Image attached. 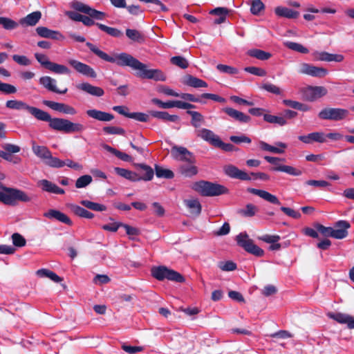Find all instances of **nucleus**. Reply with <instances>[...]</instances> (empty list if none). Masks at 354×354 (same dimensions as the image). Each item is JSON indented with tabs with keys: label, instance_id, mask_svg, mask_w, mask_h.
Listing matches in <instances>:
<instances>
[{
	"label": "nucleus",
	"instance_id": "nucleus-1",
	"mask_svg": "<svg viewBox=\"0 0 354 354\" xmlns=\"http://www.w3.org/2000/svg\"><path fill=\"white\" fill-rule=\"evenodd\" d=\"M86 46L100 59L111 63H115L121 67H129L137 71V75L141 78L153 80L155 81L165 82L167 80L165 74L160 69H149L145 64L127 53L116 54L111 57L99 49L91 42L86 43Z\"/></svg>",
	"mask_w": 354,
	"mask_h": 354
},
{
	"label": "nucleus",
	"instance_id": "nucleus-2",
	"mask_svg": "<svg viewBox=\"0 0 354 354\" xmlns=\"http://www.w3.org/2000/svg\"><path fill=\"white\" fill-rule=\"evenodd\" d=\"M44 122H48V126L51 129L65 133H80L86 129V127L81 123H75L64 118H52L48 112Z\"/></svg>",
	"mask_w": 354,
	"mask_h": 354
},
{
	"label": "nucleus",
	"instance_id": "nucleus-3",
	"mask_svg": "<svg viewBox=\"0 0 354 354\" xmlns=\"http://www.w3.org/2000/svg\"><path fill=\"white\" fill-rule=\"evenodd\" d=\"M315 228L324 236L336 239H343L348 235V230L351 227L349 222L344 220L338 221L335 223V228L325 227L320 223H315Z\"/></svg>",
	"mask_w": 354,
	"mask_h": 354
},
{
	"label": "nucleus",
	"instance_id": "nucleus-4",
	"mask_svg": "<svg viewBox=\"0 0 354 354\" xmlns=\"http://www.w3.org/2000/svg\"><path fill=\"white\" fill-rule=\"evenodd\" d=\"M193 188L203 196H216L229 193V189L224 185L205 180L195 183Z\"/></svg>",
	"mask_w": 354,
	"mask_h": 354
},
{
	"label": "nucleus",
	"instance_id": "nucleus-5",
	"mask_svg": "<svg viewBox=\"0 0 354 354\" xmlns=\"http://www.w3.org/2000/svg\"><path fill=\"white\" fill-rule=\"evenodd\" d=\"M17 201L29 202L31 198L22 190L7 187L3 185L0 189V201L6 205H13Z\"/></svg>",
	"mask_w": 354,
	"mask_h": 354
},
{
	"label": "nucleus",
	"instance_id": "nucleus-6",
	"mask_svg": "<svg viewBox=\"0 0 354 354\" xmlns=\"http://www.w3.org/2000/svg\"><path fill=\"white\" fill-rule=\"evenodd\" d=\"M151 274L153 277L158 281L167 279L177 283H183L185 281V277L180 273L174 270L169 269L165 266L152 268Z\"/></svg>",
	"mask_w": 354,
	"mask_h": 354
},
{
	"label": "nucleus",
	"instance_id": "nucleus-7",
	"mask_svg": "<svg viewBox=\"0 0 354 354\" xmlns=\"http://www.w3.org/2000/svg\"><path fill=\"white\" fill-rule=\"evenodd\" d=\"M6 106L7 108L14 110H26L32 116H34L37 120L43 121L44 120L45 116L46 115V111H43L40 109H38L35 106H32L26 104V102L17 100H8L6 103Z\"/></svg>",
	"mask_w": 354,
	"mask_h": 354
},
{
	"label": "nucleus",
	"instance_id": "nucleus-8",
	"mask_svg": "<svg viewBox=\"0 0 354 354\" xmlns=\"http://www.w3.org/2000/svg\"><path fill=\"white\" fill-rule=\"evenodd\" d=\"M236 241L239 246L243 248L250 254L258 257H261L264 255L263 250L255 245L253 240L250 239L245 232L239 234L236 236Z\"/></svg>",
	"mask_w": 354,
	"mask_h": 354
},
{
	"label": "nucleus",
	"instance_id": "nucleus-9",
	"mask_svg": "<svg viewBox=\"0 0 354 354\" xmlns=\"http://www.w3.org/2000/svg\"><path fill=\"white\" fill-rule=\"evenodd\" d=\"M348 113L347 109L326 107L319 112L318 117L321 120L339 121L345 119Z\"/></svg>",
	"mask_w": 354,
	"mask_h": 354
},
{
	"label": "nucleus",
	"instance_id": "nucleus-10",
	"mask_svg": "<svg viewBox=\"0 0 354 354\" xmlns=\"http://www.w3.org/2000/svg\"><path fill=\"white\" fill-rule=\"evenodd\" d=\"M326 94L327 89L322 86H308L302 90L303 98L308 102H314Z\"/></svg>",
	"mask_w": 354,
	"mask_h": 354
},
{
	"label": "nucleus",
	"instance_id": "nucleus-11",
	"mask_svg": "<svg viewBox=\"0 0 354 354\" xmlns=\"http://www.w3.org/2000/svg\"><path fill=\"white\" fill-rule=\"evenodd\" d=\"M298 73L321 78L325 77L328 73V71L323 67L315 66L308 63H302L299 66Z\"/></svg>",
	"mask_w": 354,
	"mask_h": 354
},
{
	"label": "nucleus",
	"instance_id": "nucleus-12",
	"mask_svg": "<svg viewBox=\"0 0 354 354\" xmlns=\"http://www.w3.org/2000/svg\"><path fill=\"white\" fill-rule=\"evenodd\" d=\"M173 158L177 160L194 164L196 159L193 153L184 147L174 146L171 151Z\"/></svg>",
	"mask_w": 354,
	"mask_h": 354
},
{
	"label": "nucleus",
	"instance_id": "nucleus-13",
	"mask_svg": "<svg viewBox=\"0 0 354 354\" xmlns=\"http://www.w3.org/2000/svg\"><path fill=\"white\" fill-rule=\"evenodd\" d=\"M32 150L35 155L41 159L46 165L50 167H53V160L56 159V157L52 156L51 151L47 147L36 145L33 142Z\"/></svg>",
	"mask_w": 354,
	"mask_h": 354
},
{
	"label": "nucleus",
	"instance_id": "nucleus-14",
	"mask_svg": "<svg viewBox=\"0 0 354 354\" xmlns=\"http://www.w3.org/2000/svg\"><path fill=\"white\" fill-rule=\"evenodd\" d=\"M68 63L77 72L81 73L82 75L91 77V78H96L97 73L95 70L91 67L89 65H87L84 63H82L76 59H68Z\"/></svg>",
	"mask_w": 354,
	"mask_h": 354
},
{
	"label": "nucleus",
	"instance_id": "nucleus-15",
	"mask_svg": "<svg viewBox=\"0 0 354 354\" xmlns=\"http://www.w3.org/2000/svg\"><path fill=\"white\" fill-rule=\"evenodd\" d=\"M224 172L232 178L241 180H250L252 179L250 174L232 165L225 166L224 167Z\"/></svg>",
	"mask_w": 354,
	"mask_h": 354
},
{
	"label": "nucleus",
	"instance_id": "nucleus-16",
	"mask_svg": "<svg viewBox=\"0 0 354 354\" xmlns=\"http://www.w3.org/2000/svg\"><path fill=\"white\" fill-rule=\"evenodd\" d=\"M43 104L54 111L65 114L75 115L77 113L75 108L64 103H59L50 100H44Z\"/></svg>",
	"mask_w": 354,
	"mask_h": 354
},
{
	"label": "nucleus",
	"instance_id": "nucleus-17",
	"mask_svg": "<svg viewBox=\"0 0 354 354\" xmlns=\"http://www.w3.org/2000/svg\"><path fill=\"white\" fill-rule=\"evenodd\" d=\"M44 216L50 220L59 221L70 226L73 225V221L71 218L66 214L57 209H50L44 214Z\"/></svg>",
	"mask_w": 354,
	"mask_h": 354
},
{
	"label": "nucleus",
	"instance_id": "nucleus-18",
	"mask_svg": "<svg viewBox=\"0 0 354 354\" xmlns=\"http://www.w3.org/2000/svg\"><path fill=\"white\" fill-rule=\"evenodd\" d=\"M195 133L198 137L201 138L202 140L209 143L214 147L216 146L219 139L218 136L215 134L212 130L206 128L196 129Z\"/></svg>",
	"mask_w": 354,
	"mask_h": 354
},
{
	"label": "nucleus",
	"instance_id": "nucleus-19",
	"mask_svg": "<svg viewBox=\"0 0 354 354\" xmlns=\"http://www.w3.org/2000/svg\"><path fill=\"white\" fill-rule=\"evenodd\" d=\"M314 59L322 62H341L344 60V56L341 54H332L326 51H315L313 54Z\"/></svg>",
	"mask_w": 354,
	"mask_h": 354
},
{
	"label": "nucleus",
	"instance_id": "nucleus-20",
	"mask_svg": "<svg viewBox=\"0 0 354 354\" xmlns=\"http://www.w3.org/2000/svg\"><path fill=\"white\" fill-rule=\"evenodd\" d=\"M39 82L44 88L55 93L65 94L68 91L67 88H65L64 90L57 88L56 86V80L49 76L41 77Z\"/></svg>",
	"mask_w": 354,
	"mask_h": 354
},
{
	"label": "nucleus",
	"instance_id": "nucleus-21",
	"mask_svg": "<svg viewBox=\"0 0 354 354\" xmlns=\"http://www.w3.org/2000/svg\"><path fill=\"white\" fill-rule=\"evenodd\" d=\"M222 111L239 122L248 123L251 121V118L249 115L233 108L225 107L222 109Z\"/></svg>",
	"mask_w": 354,
	"mask_h": 354
},
{
	"label": "nucleus",
	"instance_id": "nucleus-22",
	"mask_svg": "<svg viewBox=\"0 0 354 354\" xmlns=\"http://www.w3.org/2000/svg\"><path fill=\"white\" fill-rule=\"evenodd\" d=\"M248 192L257 195L265 201L274 205H280L281 203L278 198L267 191L249 187L247 189Z\"/></svg>",
	"mask_w": 354,
	"mask_h": 354
},
{
	"label": "nucleus",
	"instance_id": "nucleus-23",
	"mask_svg": "<svg viewBox=\"0 0 354 354\" xmlns=\"http://www.w3.org/2000/svg\"><path fill=\"white\" fill-rule=\"evenodd\" d=\"M77 88L80 91L95 97H101L104 94V91L101 87L93 86L88 82L79 84L77 85Z\"/></svg>",
	"mask_w": 354,
	"mask_h": 354
},
{
	"label": "nucleus",
	"instance_id": "nucleus-24",
	"mask_svg": "<svg viewBox=\"0 0 354 354\" xmlns=\"http://www.w3.org/2000/svg\"><path fill=\"white\" fill-rule=\"evenodd\" d=\"M276 145L279 147L271 146L263 140H260L259 142V148L262 151H269L277 154L283 153L285 149L287 147V145L281 142H278L276 143Z\"/></svg>",
	"mask_w": 354,
	"mask_h": 354
},
{
	"label": "nucleus",
	"instance_id": "nucleus-25",
	"mask_svg": "<svg viewBox=\"0 0 354 354\" xmlns=\"http://www.w3.org/2000/svg\"><path fill=\"white\" fill-rule=\"evenodd\" d=\"M86 113L88 117L101 122H109L114 118L113 114L97 109L87 110Z\"/></svg>",
	"mask_w": 354,
	"mask_h": 354
},
{
	"label": "nucleus",
	"instance_id": "nucleus-26",
	"mask_svg": "<svg viewBox=\"0 0 354 354\" xmlns=\"http://www.w3.org/2000/svg\"><path fill=\"white\" fill-rule=\"evenodd\" d=\"M36 32L39 36L44 38L55 40H59L63 38V36L59 31L53 30L44 26H38L36 28Z\"/></svg>",
	"mask_w": 354,
	"mask_h": 354
},
{
	"label": "nucleus",
	"instance_id": "nucleus-27",
	"mask_svg": "<svg viewBox=\"0 0 354 354\" xmlns=\"http://www.w3.org/2000/svg\"><path fill=\"white\" fill-rule=\"evenodd\" d=\"M39 186L41 187V189L44 192L53 193L57 194H64V190L60 187H59L55 184L52 182L43 179L38 182Z\"/></svg>",
	"mask_w": 354,
	"mask_h": 354
},
{
	"label": "nucleus",
	"instance_id": "nucleus-28",
	"mask_svg": "<svg viewBox=\"0 0 354 354\" xmlns=\"http://www.w3.org/2000/svg\"><path fill=\"white\" fill-rule=\"evenodd\" d=\"M149 114L157 119L161 120L163 122H178L180 118L177 115H170L167 111H150Z\"/></svg>",
	"mask_w": 354,
	"mask_h": 354
},
{
	"label": "nucleus",
	"instance_id": "nucleus-29",
	"mask_svg": "<svg viewBox=\"0 0 354 354\" xmlns=\"http://www.w3.org/2000/svg\"><path fill=\"white\" fill-rule=\"evenodd\" d=\"M182 82L187 86L193 87V88H201V87H207V84L201 80L191 75H186L183 77Z\"/></svg>",
	"mask_w": 354,
	"mask_h": 354
},
{
	"label": "nucleus",
	"instance_id": "nucleus-30",
	"mask_svg": "<svg viewBox=\"0 0 354 354\" xmlns=\"http://www.w3.org/2000/svg\"><path fill=\"white\" fill-rule=\"evenodd\" d=\"M274 13L280 17L287 19H297L299 16V12L286 7L277 6L274 9Z\"/></svg>",
	"mask_w": 354,
	"mask_h": 354
},
{
	"label": "nucleus",
	"instance_id": "nucleus-31",
	"mask_svg": "<svg viewBox=\"0 0 354 354\" xmlns=\"http://www.w3.org/2000/svg\"><path fill=\"white\" fill-rule=\"evenodd\" d=\"M41 17V12L40 11H35L21 19L20 24L23 26H33L38 23Z\"/></svg>",
	"mask_w": 354,
	"mask_h": 354
},
{
	"label": "nucleus",
	"instance_id": "nucleus-32",
	"mask_svg": "<svg viewBox=\"0 0 354 354\" xmlns=\"http://www.w3.org/2000/svg\"><path fill=\"white\" fill-rule=\"evenodd\" d=\"M65 165L76 171H80L83 168L82 165L79 164L78 162H75L71 159L61 160L58 158H56V159L53 160V168H61Z\"/></svg>",
	"mask_w": 354,
	"mask_h": 354
},
{
	"label": "nucleus",
	"instance_id": "nucleus-33",
	"mask_svg": "<svg viewBox=\"0 0 354 354\" xmlns=\"http://www.w3.org/2000/svg\"><path fill=\"white\" fill-rule=\"evenodd\" d=\"M187 113L192 117L191 124L196 129H200V127L201 126V124L205 122L203 115L198 111L191 110L187 111Z\"/></svg>",
	"mask_w": 354,
	"mask_h": 354
},
{
	"label": "nucleus",
	"instance_id": "nucleus-34",
	"mask_svg": "<svg viewBox=\"0 0 354 354\" xmlns=\"http://www.w3.org/2000/svg\"><path fill=\"white\" fill-rule=\"evenodd\" d=\"M70 207L73 214L79 217L92 219L95 216L93 213L79 205L72 204Z\"/></svg>",
	"mask_w": 354,
	"mask_h": 354
},
{
	"label": "nucleus",
	"instance_id": "nucleus-35",
	"mask_svg": "<svg viewBox=\"0 0 354 354\" xmlns=\"http://www.w3.org/2000/svg\"><path fill=\"white\" fill-rule=\"evenodd\" d=\"M135 167L138 169H142L144 171V174L142 176H139L140 180H151L154 175L153 169L143 163L134 164Z\"/></svg>",
	"mask_w": 354,
	"mask_h": 354
},
{
	"label": "nucleus",
	"instance_id": "nucleus-36",
	"mask_svg": "<svg viewBox=\"0 0 354 354\" xmlns=\"http://www.w3.org/2000/svg\"><path fill=\"white\" fill-rule=\"evenodd\" d=\"M114 170L118 175H119L127 180L134 181V182L140 180L139 175L138 174H136V172L131 171L126 169L120 168V167H115Z\"/></svg>",
	"mask_w": 354,
	"mask_h": 354
},
{
	"label": "nucleus",
	"instance_id": "nucleus-37",
	"mask_svg": "<svg viewBox=\"0 0 354 354\" xmlns=\"http://www.w3.org/2000/svg\"><path fill=\"white\" fill-rule=\"evenodd\" d=\"M179 173L185 177H192L198 173V169L194 164H182L178 168Z\"/></svg>",
	"mask_w": 354,
	"mask_h": 354
},
{
	"label": "nucleus",
	"instance_id": "nucleus-38",
	"mask_svg": "<svg viewBox=\"0 0 354 354\" xmlns=\"http://www.w3.org/2000/svg\"><path fill=\"white\" fill-rule=\"evenodd\" d=\"M186 206L189 209L190 213L197 216L201 213L202 207L197 199H190L185 201Z\"/></svg>",
	"mask_w": 354,
	"mask_h": 354
},
{
	"label": "nucleus",
	"instance_id": "nucleus-39",
	"mask_svg": "<svg viewBox=\"0 0 354 354\" xmlns=\"http://www.w3.org/2000/svg\"><path fill=\"white\" fill-rule=\"evenodd\" d=\"M271 170L285 172L294 176H299L302 174V171L300 169L289 165H278L272 167Z\"/></svg>",
	"mask_w": 354,
	"mask_h": 354
},
{
	"label": "nucleus",
	"instance_id": "nucleus-40",
	"mask_svg": "<svg viewBox=\"0 0 354 354\" xmlns=\"http://www.w3.org/2000/svg\"><path fill=\"white\" fill-rule=\"evenodd\" d=\"M126 35L129 39L139 44L144 43L145 41V35L136 29L127 28L126 30Z\"/></svg>",
	"mask_w": 354,
	"mask_h": 354
},
{
	"label": "nucleus",
	"instance_id": "nucleus-41",
	"mask_svg": "<svg viewBox=\"0 0 354 354\" xmlns=\"http://www.w3.org/2000/svg\"><path fill=\"white\" fill-rule=\"evenodd\" d=\"M37 274L41 277H48L56 283H59L63 281V279L59 277L55 272L48 269L43 268L38 270Z\"/></svg>",
	"mask_w": 354,
	"mask_h": 354
},
{
	"label": "nucleus",
	"instance_id": "nucleus-42",
	"mask_svg": "<svg viewBox=\"0 0 354 354\" xmlns=\"http://www.w3.org/2000/svg\"><path fill=\"white\" fill-rule=\"evenodd\" d=\"M80 204L86 208L95 212H103L106 210V207L104 205L88 200H82L80 201Z\"/></svg>",
	"mask_w": 354,
	"mask_h": 354
},
{
	"label": "nucleus",
	"instance_id": "nucleus-43",
	"mask_svg": "<svg viewBox=\"0 0 354 354\" xmlns=\"http://www.w3.org/2000/svg\"><path fill=\"white\" fill-rule=\"evenodd\" d=\"M248 55L262 61L268 60L272 56L270 53L257 48L248 50Z\"/></svg>",
	"mask_w": 354,
	"mask_h": 354
},
{
	"label": "nucleus",
	"instance_id": "nucleus-44",
	"mask_svg": "<svg viewBox=\"0 0 354 354\" xmlns=\"http://www.w3.org/2000/svg\"><path fill=\"white\" fill-rule=\"evenodd\" d=\"M96 26L102 31L114 37H120L123 35L121 30L118 28L109 27L104 24L97 23Z\"/></svg>",
	"mask_w": 354,
	"mask_h": 354
},
{
	"label": "nucleus",
	"instance_id": "nucleus-45",
	"mask_svg": "<svg viewBox=\"0 0 354 354\" xmlns=\"http://www.w3.org/2000/svg\"><path fill=\"white\" fill-rule=\"evenodd\" d=\"M156 175L158 178L172 179L174 177V172L168 169H165L158 165H155Z\"/></svg>",
	"mask_w": 354,
	"mask_h": 354
},
{
	"label": "nucleus",
	"instance_id": "nucleus-46",
	"mask_svg": "<svg viewBox=\"0 0 354 354\" xmlns=\"http://www.w3.org/2000/svg\"><path fill=\"white\" fill-rule=\"evenodd\" d=\"M48 70L56 74H66L68 75L71 73V71L68 67L64 65L59 64L57 63L52 62L50 63Z\"/></svg>",
	"mask_w": 354,
	"mask_h": 354
},
{
	"label": "nucleus",
	"instance_id": "nucleus-47",
	"mask_svg": "<svg viewBox=\"0 0 354 354\" xmlns=\"http://www.w3.org/2000/svg\"><path fill=\"white\" fill-rule=\"evenodd\" d=\"M263 120L271 124H277L279 126H284L287 124L286 118L283 116H276L270 114H264Z\"/></svg>",
	"mask_w": 354,
	"mask_h": 354
},
{
	"label": "nucleus",
	"instance_id": "nucleus-48",
	"mask_svg": "<svg viewBox=\"0 0 354 354\" xmlns=\"http://www.w3.org/2000/svg\"><path fill=\"white\" fill-rule=\"evenodd\" d=\"M328 316L339 324H346L347 325L348 324L349 319H351V315L342 313H329Z\"/></svg>",
	"mask_w": 354,
	"mask_h": 354
},
{
	"label": "nucleus",
	"instance_id": "nucleus-49",
	"mask_svg": "<svg viewBox=\"0 0 354 354\" xmlns=\"http://www.w3.org/2000/svg\"><path fill=\"white\" fill-rule=\"evenodd\" d=\"M258 208L253 204L249 203L245 205V207L239 210V214L245 217L254 216L257 212Z\"/></svg>",
	"mask_w": 354,
	"mask_h": 354
},
{
	"label": "nucleus",
	"instance_id": "nucleus-50",
	"mask_svg": "<svg viewBox=\"0 0 354 354\" xmlns=\"http://www.w3.org/2000/svg\"><path fill=\"white\" fill-rule=\"evenodd\" d=\"M284 45L286 47H287L288 48H289L290 50H292L294 51L299 52V53H301L303 54H307L309 52V50L307 48H306L305 46H304L303 45H301L299 43H296V42H293V41H286L284 43Z\"/></svg>",
	"mask_w": 354,
	"mask_h": 354
},
{
	"label": "nucleus",
	"instance_id": "nucleus-51",
	"mask_svg": "<svg viewBox=\"0 0 354 354\" xmlns=\"http://www.w3.org/2000/svg\"><path fill=\"white\" fill-rule=\"evenodd\" d=\"M0 25L6 30H11L18 27V24L10 18L0 17Z\"/></svg>",
	"mask_w": 354,
	"mask_h": 354
},
{
	"label": "nucleus",
	"instance_id": "nucleus-52",
	"mask_svg": "<svg viewBox=\"0 0 354 354\" xmlns=\"http://www.w3.org/2000/svg\"><path fill=\"white\" fill-rule=\"evenodd\" d=\"M151 102L162 109H170L177 107L178 100H172L164 102L158 98H153Z\"/></svg>",
	"mask_w": 354,
	"mask_h": 354
},
{
	"label": "nucleus",
	"instance_id": "nucleus-53",
	"mask_svg": "<svg viewBox=\"0 0 354 354\" xmlns=\"http://www.w3.org/2000/svg\"><path fill=\"white\" fill-rule=\"evenodd\" d=\"M170 62L182 69H185L189 66L188 61L182 56H174L170 59Z\"/></svg>",
	"mask_w": 354,
	"mask_h": 354
},
{
	"label": "nucleus",
	"instance_id": "nucleus-54",
	"mask_svg": "<svg viewBox=\"0 0 354 354\" xmlns=\"http://www.w3.org/2000/svg\"><path fill=\"white\" fill-rule=\"evenodd\" d=\"M104 133L111 135H124L125 130L121 127L115 126H107L102 128Z\"/></svg>",
	"mask_w": 354,
	"mask_h": 354
},
{
	"label": "nucleus",
	"instance_id": "nucleus-55",
	"mask_svg": "<svg viewBox=\"0 0 354 354\" xmlns=\"http://www.w3.org/2000/svg\"><path fill=\"white\" fill-rule=\"evenodd\" d=\"M265 8L263 3L261 0H252L250 11L254 15H258Z\"/></svg>",
	"mask_w": 354,
	"mask_h": 354
},
{
	"label": "nucleus",
	"instance_id": "nucleus-56",
	"mask_svg": "<svg viewBox=\"0 0 354 354\" xmlns=\"http://www.w3.org/2000/svg\"><path fill=\"white\" fill-rule=\"evenodd\" d=\"M92 182V177L90 175H84L78 178L75 182L77 188H83L86 187Z\"/></svg>",
	"mask_w": 354,
	"mask_h": 354
},
{
	"label": "nucleus",
	"instance_id": "nucleus-57",
	"mask_svg": "<svg viewBox=\"0 0 354 354\" xmlns=\"http://www.w3.org/2000/svg\"><path fill=\"white\" fill-rule=\"evenodd\" d=\"M216 68L221 73L230 75H235L239 73V70L236 68L221 64H218Z\"/></svg>",
	"mask_w": 354,
	"mask_h": 354
},
{
	"label": "nucleus",
	"instance_id": "nucleus-58",
	"mask_svg": "<svg viewBox=\"0 0 354 354\" xmlns=\"http://www.w3.org/2000/svg\"><path fill=\"white\" fill-rule=\"evenodd\" d=\"M12 243L16 247H24L26 245V241L25 238L19 233H14L12 235Z\"/></svg>",
	"mask_w": 354,
	"mask_h": 354
},
{
	"label": "nucleus",
	"instance_id": "nucleus-59",
	"mask_svg": "<svg viewBox=\"0 0 354 354\" xmlns=\"http://www.w3.org/2000/svg\"><path fill=\"white\" fill-rule=\"evenodd\" d=\"M245 72L251 73L252 75L263 77L266 76L267 73L266 71L261 68L256 67V66H248L244 68Z\"/></svg>",
	"mask_w": 354,
	"mask_h": 354
},
{
	"label": "nucleus",
	"instance_id": "nucleus-60",
	"mask_svg": "<svg viewBox=\"0 0 354 354\" xmlns=\"http://www.w3.org/2000/svg\"><path fill=\"white\" fill-rule=\"evenodd\" d=\"M128 118L142 122H147L149 121V117L147 114L142 112L129 113Z\"/></svg>",
	"mask_w": 354,
	"mask_h": 354
},
{
	"label": "nucleus",
	"instance_id": "nucleus-61",
	"mask_svg": "<svg viewBox=\"0 0 354 354\" xmlns=\"http://www.w3.org/2000/svg\"><path fill=\"white\" fill-rule=\"evenodd\" d=\"M261 88L275 95H280L281 93V89L276 85L271 83H266L262 84L261 86Z\"/></svg>",
	"mask_w": 354,
	"mask_h": 354
},
{
	"label": "nucleus",
	"instance_id": "nucleus-62",
	"mask_svg": "<svg viewBox=\"0 0 354 354\" xmlns=\"http://www.w3.org/2000/svg\"><path fill=\"white\" fill-rule=\"evenodd\" d=\"M35 57L37 59V61L45 68L48 69L51 62L48 60L46 55L41 53H36L35 54Z\"/></svg>",
	"mask_w": 354,
	"mask_h": 354
},
{
	"label": "nucleus",
	"instance_id": "nucleus-63",
	"mask_svg": "<svg viewBox=\"0 0 354 354\" xmlns=\"http://www.w3.org/2000/svg\"><path fill=\"white\" fill-rule=\"evenodd\" d=\"M0 91L5 94H14L17 92V88L15 86L0 82Z\"/></svg>",
	"mask_w": 354,
	"mask_h": 354
},
{
	"label": "nucleus",
	"instance_id": "nucleus-64",
	"mask_svg": "<svg viewBox=\"0 0 354 354\" xmlns=\"http://www.w3.org/2000/svg\"><path fill=\"white\" fill-rule=\"evenodd\" d=\"M230 140L235 144H241V143H247V144H250L251 142H252V140L245 136V135H241L240 136H231L230 137Z\"/></svg>",
	"mask_w": 354,
	"mask_h": 354
}]
</instances>
